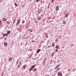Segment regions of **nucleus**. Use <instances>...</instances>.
<instances>
[{
  "label": "nucleus",
  "mask_w": 76,
  "mask_h": 76,
  "mask_svg": "<svg viewBox=\"0 0 76 76\" xmlns=\"http://www.w3.org/2000/svg\"><path fill=\"white\" fill-rule=\"evenodd\" d=\"M46 37L47 38H48V36H46Z\"/></svg>",
  "instance_id": "e433bc0d"
},
{
  "label": "nucleus",
  "mask_w": 76,
  "mask_h": 76,
  "mask_svg": "<svg viewBox=\"0 0 76 76\" xmlns=\"http://www.w3.org/2000/svg\"><path fill=\"white\" fill-rule=\"evenodd\" d=\"M26 28H28V26H26Z\"/></svg>",
  "instance_id": "c03bdc74"
},
{
  "label": "nucleus",
  "mask_w": 76,
  "mask_h": 76,
  "mask_svg": "<svg viewBox=\"0 0 76 76\" xmlns=\"http://www.w3.org/2000/svg\"><path fill=\"white\" fill-rule=\"evenodd\" d=\"M46 61V58H45V59H44V61H45V62Z\"/></svg>",
  "instance_id": "2f4dec72"
},
{
  "label": "nucleus",
  "mask_w": 76,
  "mask_h": 76,
  "mask_svg": "<svg viewBox=\"0 0 76 76\" xmlns=\"http://www.w3.org/2000/svg\"><path fill=\"white\" fill-rule=\"evenodd\" d=\"M10 31H8L7 32V34H10Z\"/></svg>",
  "instance_id": "6ab92c4d"
},
{
  "label": "nucleus",
  "mask_w": 76,
  "mask_h": 76,
  "mask_svg": "<svg viewBox=\"0 0 76 76\" xmlns=\"http://www.w3.org/2000/svg\"><path fill=\"white\" fill-rule=\"evenodd\" d=\"M3 37H2L0 38H1V39H3Z\"/></svg>",
  "instance_id": "a19ab883"
},
{
  "label": "nucleus",
  "mask_w": 76,
  "mask_h": 76,
  "mask_svg": "<svg viewBox=\"0 0 76 76\" xmlns=\"http://www.w3.org/2000/svg\"><path fill=\"white\" fill-rule=\"evenodd\" d=\"M52 45L53 46V47H54V45H55V43H53L52 44Z\"/></svg>",
  "instance_id": "ddd939ff"
},
{
  "label": "nucleus",
  "mask_w": 76,
  "mask_h": 76,
  "mask_svg": "<svg viewBox=\"0 0 76 76\" xmlns=\"http://www.w3.org/2000/svg\"><path fill=\"white\" fill-rule=\"evenodd\" d=\"M55 48H57V49H58V46L56 45V47Z\"/></svg>",
  "instance_id": "f3484780"
},
{
  "label": "nucleus",
  "mask_w": 76,
  "mask_h": 76,
  "mask_svg": "<svg viewBox=\"0 0 76 76\" xmlns=\"http://www.w3.org/2000/svg\"><path fill=\"white\" fill-rule=\"evenodd\" d=\"M2 35H3V36H4V37H6V36H7V34H2Z\"/></svg>",
  "instance_id": "20e7f679"
},
{
  "label": "nucleus",
  "mask_w": 76,
  "mask_h": 76,
  "mask_svg": "<svg viewBox=\"0 0 76 76\" xmlns=\"http://www.w3.org/2000/svg\"><path fill=\"white\" fill-rule=\"evenodd\" d=\"M7 23L8 24V25H9V24H10V21L9 22H7Z\"/></svg>",
  "instance_id": "412c9836"
},
{
  "label": "nucleus",
  "mask_w": 76,
  "mask_h": 76,
  "mask_svg": "<svg viewBox=\"0 0 76 76\" xmlns=\"http://www.w3.org/2000/svg\"><path fill=\"white\" fill-rule=\"evenodd\" d=\"M63 23L64 24H66V21H64L63 22Z\"/></svg>",
  "instance_id": "2eb2a0df"
},
{
  "label": "nucleus",
  "mask_w": 76,
  "mask_h": 76,
  "mask_svg": "<svg viewBox=\"0 0 76 76\" xmlns=\"http://www.w3.org/2000/svg\"><path fill=\"white\" fill-rule=\"evenodd\" d=\"M40 47H41V46H40Z\"/></svg>",
  "instance_id": "603ef678"
},
{
  "label": "nucleus",
  "mask_w": 76,
  "mask_h": 76,
  "mask_svg": "<svg viewBox=\"0 0 76 76\" xmlns=\"http://www.w3.org/2000/svg\"><path fill=\"white\" fill-rule=\"evenodd\" d=\"M70 13V12H69L68 13H67V14H68V15H69V14Z\"/></svg>",
  "instance_id": "58836bf2"
},
{
  "label": "nucleus",
  "mask_w": 76,
  "mask_h": 76,
  "mask_svg": "<svg viewBox=\"0 0 76 76\" xmlns=\"http://www.w3.org/2000/svg\"><path fill=\"white\" fill-rule=\"evenodd\" d=\"M14 21H16V19H14Z\"/></svg>",
  "instance_id": "37998d69"
},
{
  "label": "nucleus",
  "mask_w": 76,
  "mask_h": 76,
  "mask_svg": "<svg viewBox=\"0 0 76 76\" xmlns=\"http://www.w3.org/2000/svg\"><path fill=\"white\" fill-rule=\"evenodd\" d=\"M41 51L40 49H38L37 51V53H39V51Z\"/></svg>",
  "instance_id": "423d86ee"
},
{
  "label": "nucleus",
  "mask_w": 76,
  "mask_h": 76,
  "mask_svg": "<svg viewBox=\"0 0 76 76\" xmlns=\"http://www.w3.org/2000/svg\"><path fill=\"white\" fill-rule=\"evenodd\" d=\"M23 68L24 69H25V68H26V65H24L23 67Z\"/></svg>",
  "instance_id": "9d476101"
},
{
  "label": "nucleus",
  "mask_w": 76,
  "mask_h": 76,
  "mask_svg": "<svg viewBox=\"0 0 76 76\" xmlns=\"http://www.w3.org/2000/svg\"><path fill=\"white\" fill-rule=\"evenodd\" d=\"M56 41H58V39H56Z\"/></svg>",
  "instance_id": "72a5a7b5"
},
{
  "label": "nucleus",
  "mask_w": 76,
  "mask_h": 76,
  "mask_svg": "<svg viewBox=\"0 0 76 76\" xmlns=\"http://www.w3.org/2000/svg\"><path fill=\"white\" fill-rule=\"evenodd\" d=\"M3 76V75H2V76Z\"/></svg>",
  "instance_id": "de8ad7c7"
},
{
  "label": "nucleus",
  "mask_w": 76,
  "mask_h": 76,
  "mask_svg": "<svg viewBox=\"0 0 76 76\" xmlns=\"http://www.w3.org/2000/svg\"><path fill=\"white\" fill-rule=\"evenodd\" d=\"M35 23H38V22L37 21H36L35 22Z\"/></svg>",
  "instance_id": "473e14b6"
},
{
  "label": "nucleus",
  "mask_w": 76,
  "mask_h": 76,
  "mask_svg": "<svg viewBox=\"0 0 76 76\" xmlns=\"http://www.w3.org/2000/svg\"><path fill=\"white\" fill-rule=\"evenodd\" d=\"M19 23H20V20H18L17 23L16 24V25H18Z\"/></svg>",
  "instance_id": "f03ea898"
},
{
  "label": "nucleus",
  "mask_w": 76,
  "mask_h": 76,
  "mask_svg": "<svg viewBox=\"0 0 76 76\" xmlns=\"http://www.w3.org/2000/svg\"><path fill=\"white\" fill-rule=\"evenodd\" d=\"M60 68L58 69L57 70V71H58V70H60Z\"/></svg>",
  "instance_id": "7c9ffc66"
},
{
  "label": "nucleus",
  "mask_w": 76,
  "mask_h": 76,
  "mask_svg": "<svg viewBox=\"0 0 76 76\" xmlns=\"http://www.w3.org/2000/svg\"><path fill=\"white\" fill-rule=\"evenodd\" d=\"M62 75V74H61V73L60 72H58V75H60V76H63Z\"/></svg>",
  "instance_id": "39448f33"
},
{
  "label": "nucleus",
  "mask_w": 76,
  "mask_h": 76,
  "mask_svg": "<svg viewBox=\"0 0 76 76\" xmlns=\"http://www.w3.org/2000/svg\"><path fill=\"white\" fill-rule=\"evenodd\" d=\"M45 61H44L43 62V65H44L45 64Z\"/></svg>",
  "instance_id": "a878e982"
},
{
  "label": "nucleus",
  "mask_w": 76,
  "mask_h": 76,
  "mask_svg": "<svg viewBox=\"0 0 76 76\" xmlns=\"http://www.w3.org/2000/svg\"><path fill=\"white\" fill-rule=\"evenodd\" d=\"M25 23V20H23V21L22 23L23 24V23Z\"/></svg>",
  "instance_id": "b1692460"
},
{
  "label": "nucleus",
  "mask_w": 76,
  "mask_h": 76,
  "mask_svg": "<svg viewBox=\"0 0 76 76\" xmlns=\"http://www.w3.org/2000/svg\"><path fill=\"white\" fill-rule=\"evenodd\" d=\"M73 45H74L73 44H72L71 45V47H73Z\"/></svg>",
  "instance_id": "f704fd0d"
},
{
  "label": "nucleus",
  "mask_w": 76,
  "mask_h": 76,
  "mask_svg": "<svg viewBox=\"0 0 76 76\" xmlns=\"http://www.w3.org/2000/svg\"><path fill=\"white\" fill-rule=\"evenodd\" d=\"M15 23V21H14V22L13 23V24H14V23Z\"/></svg>",
  "instance_id": "ea45409f"
},
{
  "label": "nucleus",
  "mask_w": 76,
  "mask_h": 76,
  "mask_svg": "<svg viewBox=\"0 0 76 76\" xmlns=\"http://www.w3.org/2000/svg\"><path fill=\"white\" fill-rule=\"evenodd\" d=\"M9 61H11L12 60V57H10L9 58Z\"/></svg>",
  "instance_id": "9b49d317"
},
{
  "label": "nucleus",
  "mask_w": 76,
  "mask_h": 76,
  "mask_svg": "<svg viewBox=\"0 0 76 76\" xmlns=\"http://www.w3.org/2000/svg\"><path fill=\"white\" fill-rule=\"evenodd\" d=\"M50 17H48V19H50Z\"/></svg>",
  "instance_id": "a18cd8bd"
},
{
  "label": "nucleus",
  "mask_w": 76,
  "mask_h": 76,
  "mask_svg": "<svg viewBox=\"0 0 76 76\" xmlns=\"http://www.w3.org/2000/svg\"><path fill=\"white\" fill-rule=\"evenodd\" d=\"M54 53H53L51 56V57H53V56H54Z\"/></svg>",
  "instance_id": "5701e85b"
},
{
  "label": "nucleus",
  "mask_w": 76,
  "mask_h": 76,
  "mask_svg": "<svg viewBox=\"0 0 76 76\" xmlns=\"http://www.w3.org/2000/svg\"><path fill=\"white\" fill-rule=\"evenodd\" d=\"M31 0H30V1H31Z\"/></svg>",
  "instance_id": "09e8293b"
},
{
  "label": "nucleus",
  "mask_w": 76,
  "mask_h": 76,
  "mask_svg": "<svg viewBox=\"0 0 76 76\" xmlns=\"http://www.w3.org/2000/svg\"><path fill=\"white\" fill-rule=\"evenodd\" d=\"M37 71V68H35L33 70V72H36Z\"/></svg>",
  "instance_id": "4468645a"
},
{
  "label": "nucleus",
  "mask_w": 76,
  "mask_h": 76,
  "mask_svg": "<svg viewBox=\"0 0 76 76\" xmlns=\"http://www.w3.org/2000/svg\"><path fill=\"white\" fill-rule=\"evenodd\" d=\"M4 45L5 46H6V45H7V42H5L4 43Z\"/></svg>",
  "instance_id": "f8f14e48"
},
{
  "label": "nucleus",
  "mask_w": 76,
  "mask_h": 76,
  "mask_svg": "<svg viewBox=\"0 0 76 76\" xmlns=\"http://www.w3.org/2000/svg\"><path fill=\"white\" fill-rule=\"evenodd\" d=\"M20 65H21V62H20L19 63L18 65V67H20Z\"/></svg>",
  "instance_id": "1a4fd4ad"
},
{
  "label": "nucleus",
  "mask_w": 76,
  "mask_h": 76,
  "mask_svg": "<svg viewBox=\"0 0 76 76\" xmlns=\"http://www.w3.org/2000/svg\"><path fill=\"white\" fill-rule=\"evenodd\" d=\"M15 6H18V4L16 3H15Z\"/></svg>",
  "instance_id": "cd10ccee"
},
{
  "label": "nucleus",
  "mask_w": 76,
  "mask_h": 76,
  "mask_svg": "<svg viewBox=\"0 0 76 76\" xmlns=\"http://www.w3.org/2000/svg\"><path fill=\"white\" fill-rule=\"evenodd\" d=\"M48 76H50L49 75H48Z\"/></svg>",
  "instance_id": "49530a36"
},
{
  "label": "nucleus",
  "mask_w": 76,
  "mask_h": 76,
  "mask_svg": "<svg viewBox=\"0 0 76 76\" xmlns=\"http://www.w3.org/2000/svg\"><path fill=\"white\" fill-rule=\"evenodd\" d=\"M58 65L56 66L55 68L56 69H58Z\"/></svg>",
  "instance_id": "dca6fc26"
},
{
  "label": "nucleus",
  "mask_w": 76,
  "mask_h": 76,
  "mask_svg": "<svg viewBox=\"0 0 76 76\" xmlns=\"http://www.w3.org/2000/svg\"><path fill=\"white\" fill-rule=\"evenodd\" d=\"M56 51H58V50L56 49Z\"/></svg>",
  "instance_id": "4c0bfd02"
},
{
  "label": "nucleus",
  "mask_w": 76,
  "mask_h": 76,
  "mask_svg": "<svg viewBox=\"0 0 76 76\" xmlns=\"http://www.w3.org/2000/svg\"><path fill=\"white\" fill-rule=\"evenodd\" d=\"M29 31H30V32H32V31H33V30H32V29H30Z\"/></svg>",
  "instance_id": "4be33fe9"
},
{
  "label": "nucleus",
  "mask_w": 76,
  "mask_h": 76,
  "mask_svg": "<svg viewBox=\"0 0 76 76\" xmlns=\"http://www.w3.org/2000/svg\"><path fill=\"white\" fill-rule=\"evenodd\" d=\"M40 18H41V17H38L37 18V20H40Z\"/></svg>",
  "instance_id": "a211bd4d"
},
{
  "label": "nucleus",
  "mask_w": 76,
  "mask_h": 76,
  "mask_svg": "<svg viewBox=\"0 0 76 76\" xmlns=\"http://www.w3.org/2000/svg\"><path fill=\"white\" fill-rule=\"evenodd\" d=\"M34 67H35V65H33L31 68L29 69V72H31V71L32 70V69H33Z\"/></svg>",
  "instance_id": "f257e3e1"
},
{
  "label": "nucleus",
  "mask_w": 76,
  "mask_h": 76,
  "mask_svg": "<svg viewBox=\"0 0 76 76\" xmlns=\"http://www.w3.org/2000/svg\"><path fill=\"white\" fill-rule=\"evenodd\" d=\"M2 23H1V21H0V25H1Z\"/></svg>",
  "instance_id": "c85d7f7f"
},
{
  "label": "nucleus",
  "mask_w": 76,
  "mask_h": 76,
  "mask_svg": "<svg viewBox=\"0 0 76 76\" xmlns=\"http://www.w3.org/2000/svg\"><path fill=\"white\" fill-rule=\"evenodd\" d=\"M18 63V61H17L16 62V64H17Z\"/></svg>",
  "instance_id": "c9c22d12"
},
{
  "label": "nucleus",
  "mask_w": 76,
  "mask_h": 76,
  "mask_svg": "<svg viewBox=\"0 0 76 76\" xmlns=\"http://www.w3.org/2000/svg\"><path fill=\"white\" fill-rule=\"evenodd\" d=\"M34 41H32V42H34Z\"/></svg>",
  "instance_id": "79ce46f5"
},
{
  "label": "nucleus",
  "mask_w": 76,
  "mask_h": 76,
  "mask_svg": "<svg viewBox=\"0 0 76 76\" xmlns=\"http://www.w3.org/2000/svg\"><path fill=\"white\" fill-rule=\"evenodd\" d=\"M59 9V8L58 6H56V10L57 11H58Z\"/></svg>",
  "instance_id": "7ed1b4c3"
},
{
  "label": "nucleus",
  "mask_w": 76,
  "mask_h": 76,
  "mask_svg": "<svg viewBox=\"0 0 76 76\" xmlns=\"http://www.w3.org/2000/svg\"><path fill=\"white\" fill-rule=\"evenodd\" d=\"M41 12V10H39L38 11V13H40Z\"/></svg>",
  "instance_id": "aec40b11"
},
{
  "label": "nucleus",
  "mask_w": 76,
  "mask_h": 76,
  "mask_svg": "<svg viewBox=\"0 0 76 76\" xmlns=\"http://www.w3.org/2000/svg\"><path fill=\"white\" fill-rule=\"evenodd\" d=\"M65 18H67V17H68L69 16V15L67 14H65Z\"/></svg>",
  "instance_id": "0eeeda50"
},
{
  "label": "nucleus",
  "mask_w": 76,
  "mask_h": 76,
  "mask_svg": "<svg viewBox=\"0 0 76 76\" xmlns=\"http://www.w3.org/2000/svg\"><path fill=\"white\" fill-rule=\"evenodd\" d=\"M64 43L65 44V43Z\"/></svg>",
  "instance_id": "3c124183"
},
{
  "label": "nucleus",
  "mask_w": 76,
  "mask_h": 76,
  "mask_svg": "<svg viewBox=\"0 0 76 76\" xmlns=\"http://www.w3.org/2000/svg\"><path fill=\"white\" fill-rule=\"evenodd\" d=\"M2 20L3 21H4L5 22L6 21V19L5 18H3Z\"/></svg>",
  "instance_id": "6e6552de"
},
{
  "label": "nucleus",
  "mask_w": 76,
  "mask_h": 76,
  "mask_svg": "<svg viewBox=\"0 0 76 76\" xmlns=\"http://www.w3.org/2000/svg\"><path fill=\"white\" fill-rule=\"evenodd\" d=\"M67 76V75H66V76Z\"/></svg>",
  "instance_id": "8fccbe9b"
},
{
  "label": "nucleus",
  "mask_w": 76,
  "mask_h": 76,
  "mask_svg": "<svg viewBox=\"0 0 76 76\" xmlns=\"http://www.w3.org/2000/svg\"><path fill=\"white\" fill-rule=\"evenodd\" d=\"M54 0H52L51 2L52 3H53V2H54Z\"/></svg>",
  "instance_id": "bb28decb"
},
{
  "label": "nucleus",
  "mask_w": 76,
  "mask_h": 76,
  "mask_svg": "<svg viewBox=\"0 0 76 76\" xmlns=\"http://www.w3.org/2000/svg\"><path fill=\"white\" fill-rule=\"evenodd\" d=\"M50 3H49V5L48 6V9H49V7H50Z\"/></svg>",
  "instance_id": "393cba45"
},
{
  "label": "nucleus",
  "mask_w": 76,
  "mask_h": 76,
  "mask_svg": "<svg viewBox=\"0 0 76 76\" xmlns=\"http://www.w3.org/2000/svg\"><path fill=\"white\" fill-rule=\"evenodd\" d=\"M39 0H36V1H37V2H39Z\"/></svg>",
  "instance_id": "c756f323"
}]
</instances>
